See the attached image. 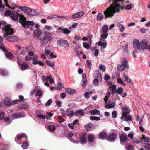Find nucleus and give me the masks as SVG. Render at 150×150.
I'll list each match as a JSON object with an SVG mask.
<instances>
[{"mask_svg": "<svg viewBox=\"0 0 150 150\" xmlns=\"http://www.w3.org/2000/svg\"><path fill=\"white\" fill-rule=\"evenodd\" d=\"M19 22L21 24L22 26L24 28H28L30 25H34V23L32 21L27 22L26 21V18L24 16H21L19 18Z\"/></svg>", "mask_w": 150, "mask_h": 150, "instance_id": "obj_1", "label": "nucleus"}, {"mask_svg": "<svg viewBox=\"0 0 150 150\" xmlns=\"http://www.w3.org/2000/svg\"><path fill=\"white\" fill-rule=\"evenodd\" d=\"M4 32H5L3 35V37L6 38L10 35H13L14 34L13 29L11 28L10 25H4L3 28Z\"/></svg>", "mask_w": 150, "mask_h": 150, "instance_id": "obj_2", "label": "nucleus"}, {"mask_svg": "<svg viewBox=\"0 0 150 150\" xmlns=\"http://www.w3.org/2000/svg\"><path fill=\"white\" fill-rule=\"evenodd\" d=\"M122 64H120L118 66L117 69L120 72L123 71L125 68L128 67V62L125 59H123L122 62Z\"/></svg>", "mask_w": 150, "mask_h": 150, "instance_id": "obj_3", "label": "nucleus"}, {"mask_svg": "<svg viewBox=\"0 0 150 150\" xmlns=\"http://www.w3.org/2000/svg\"><path fill=\"white\" fill-rule=\"evenodd\" d=\"M79 141L81 144H85L87 142L88 136L85 132H82L79 135Z\"/></svg>", "mask_w": 150, "mask_h": 150, "instance_id": "obj_4", "label": "nucleus"}, {"mask_svg": "<svg viewBox=\"0 0 150 150\" xmlns=\"http://www.w3.org/2000/svg\"><path fill=\"white\" fill-rule=\"evenodd\" d=\"M57 44L60 47H69V45L67 41L65 39H59L57 41Z\"/></svg>", "mask_w": 150, "mask_h": 150, "instance_id": "obj_5", "label": "nucleus"}, {"mask_svg": "<svg viewBox=\"0 0 150 150\" xmlns=\"http://www.w3.org/2000/svg\"><path fill=\"white\" fill-rule=\"evenodd\" d=\"M19 11H20L19 10H18L17 11L14 10L12 11L11 14H12L13 15L10 16L11 18L13 20L16 21L18 20V18L19 16L20 18L21 16H23L20 14L18 13V12Z\"/></svg>", "mask_w": 150, "mask_h": 150, "instance_id": "obj_6", "label": "nucleus"}, {"mask_svg": "<svg viewBox=\"0 0 150 150\" xmlns=\"http://www.w3.org/2000/svg\"><path fill=\"white\" fill-rule=\"evenodd\" d=\"M11 100L9 98L6 97L5 98L4 102L3 101L0 104V106L3 107L5 105L6 107L7 108L11 106V105H11Z\"/></svg>", "mask_w": 150, "mask_h": 150, "instance_id": "obj_7", "label": "nucleus"}, {"mask_svg": "<svg viewBox=\"0 0 150 150\" xmlns=\"http://www.w3.org/2000/svg\"><path fill=\"white\" fill-rule=\"evenodd\" d=\"M117 138V135L115 134L112 133L110 134L107 138V140L111 142H114Z\"/></svg>", "mask_w": 150, "mask_h": 150, "instance_id": "obj_8", "label": "nucleus"}, {"mask_svg": "<svg viewBox=\"0 0 150 150\" xmlns=\"http://www.w3.org/2000/svg\"><path fill=\"white\" fill-rule=\"evenodd\" d=\"M119 138L121 144L122 145H124L123 143L124 142L128 141L127 135L125 133L121 134L119 136Z\"/></svg>", "mask_w": 150, "mask_h": 150, "instance_id": "obj_9", "label": "nucleus"}, {"mask_svg": "<svg viewBox=\"0 0 150 150\" xmlns=\"http://www.w3.org/2000/svg\"><path fill=\"white\" fill-rule=\"evenodd\" d=\"M139 49L142 50L144 49H148V45L146 41H142L140 42Z\"/></svg>", "mask_w": 150, "mask_h": 150, "instance_id": "obj_10", "label": "nucleus"}, {"mask_svg": "<svg viewBox=\"0 0 150 150\" xmlns=\"http://www.w3.org/2000/svg\"><path fill=\"white\" fill-rule=\"evenodd\" d=\"M25 115V114L24 112H21L14 113L12 115V116L15 119H16L23 117Z\"/></svg>", "mask_w": 150, "mask_h": 150, "instance_id": "obj_11", "label": "nucleus"}, {"mask_svg": "<svg viewBox=\"0 0 150 150\" xmlns=\"http://www.w3.org/2000/svg\"><path fill=\"white\" fill-rule=\"evenodd\" d=\"M66 112L67 113V115L70 117H73L74 114L73 109L70 108H67L66 110Z\"/></svg>", "mask_w": 150, "mask_h": 150, "instance_id": "obj_12", "label": "nucleus"}, {"mask_svg": "<svg viewBox=\"0 0 150 150\" xmlns=\"http://www.w3.org/2000/svg\"><path fill=\"white\" fill-rule=\"evenodd\" d=\"M57 29L59 30H61V32L64 34H69L71 32V31L69 29L66 28H63L61 27H58Z\"/></svg>", "mask_w": 150, "mask_h": 150, "instance_id": "obj_13", "label": "nucleus"}, {"mask_svg": "<svg viewBox=\"0 0 150 150\" xmlns=\"http://www.w3.org/2000/svg\"><path fill=\"white\" fill-rule=\"evenodd\" d=\"M123 112L122 115V117H125L127 116L130 112V110L129 109V108L126 107L122 109Z\"/></svg>", "mask_w": 150, "mask_h": 150, "instance_id": "obj_14", "label": "nucleus"}, {"mask_svg": "<svg viewBox=\"0 0 150 150\" xmlns=\"http://www.w3.org/2000/svg\"><path fill=\"white\" fill-rule=\"evenodd\" d=\"M93 76L95 78L100 80V81L102 80L101 74L98 70L95 71V73L93 74Z\"/></svg>", "mask_w": 150, "mask_h": 150, "instance_id": "obj_15", "label": "nucleus"}, {"mask_svg": "<svg viewBox=\"0 0 150 150\" xmlns=\"http://www.w3.org/2000/svg\"><path fill=\"white\" fill-rule=\"evenodd\" d=\"M95 126L93 124L89 123L86 125L85 126V129L86 131L91 130L94 128Z\"/></svg>", "mask_w": 150, "mask_h": 150, "instance_id": "obj_16", "label": "nucleus"}, {"mask_svg": "<svg viewBox=\"0 0 150 150\" xmlns=\"http://www.w3.org/2000/svg\"><path fill=\"white\" fill-rule=\"evenodd\" d=\"M45 42H48L52 39V35L50 33H47L45 35Z\"/></svg>", "mask_w": 150, "mask_h": 150, "instance_id": "obj_17", "label": "nucleus"}, {"mask_svg": "<svg viewBox=\"0 0 150 150\" xmlns=\"http://www.w3.org/2000/svg\"><path fill=\"white\" fill-rule=\"evenodd\" d=\"M75 115L76 116L80 115L81 116H83L84 115V111L82 109H79L78 110H76L75 111L74 113Z\"/></svg>", "mask_w": 150, "mask_h": 150, "instance_id": "obj_18", "label": "nucleus"}, {"mask_svg": "<svg viewBox=\"0 0 150 150\" xmlns=\"http://www.w3.org/2000/svg\"><path fill=\"white\" fill-rule=\"evenodd\" d=\"M140 42L137 39H135L133 42V46L134 49L137 50L139 49Z\"/></svg>", "mask_w": 150, "mask_h": 150, "instance_id": "obj_19", "label": "nucleus"}, {"mask_svg": "<svg viewBox=\"0 0 150 150\" xmlns=\"http://www.w3.org/2000/svg\"><path fill=\"white\" fill-rule=\"evenodd\" d=\"M120 119L121 120H124V121L126 122L132 121V117L130 114L127 115L126 116L123 117H122V115L120 117Z\"/></svg>", "mask_w": 150, "mask_h": 150, "instance_id": "obj_20", "label": "nucleus"}, {"mask_svg": "<svg viewBox=\"0 0 150 150\" xmlns=\"http://www.w3.org/2000/svg\"><path fill=\"white\" fill-rule=\"evenodd\" d=\"M84 14V13L83 11L79 12L77 13L72 16L73 18H76L80 16H83Z\"/></svg>", "mask_w": 150, "mask_h": 150, "instance_id": "obj_21", "label": "nucleus"}, {"mask_svg": "<svg viewBox=\"0 0 150 150\" xmlns=\"http://www.w3.org/2000/svg\"><path fill=\"white\" fill-rule=\"evenodd\" d=\"M3 37L0 36V49L3 51H5L6 49L4 47V46L3 43Z\"/></svg>", "mask_w": 150, "mask_h": 150, "instance_id": "obj_22", "label": "nucleus"}, {"mask_svg": "<svg viewBox=\"0 0 150 150\" xmlns=\"http://www.w3.org/2000/svg\"><path fill=\"white\" fill-rule=\"evenodd\" d=\"M89 113L92 115H99L100 114V111L99 110L95 109L89 111Z\"/></svg>", "mask_w": 150, "mask_h": 150, "instance_id": "obj_23", "label": "nucleus"}, {"mask_svg": "<svg viewBox=\"0 0 150 150\" xmlns=\"http://www.w3.org/2000/svg\"><path fill=\"white\" fill-rule=\"evenodd\" d=\"M98 44L99 46L101 47L103 49H105L107 47V42L105 40L103 42L101 41H99L98 42Z\"/></svg>", "mask_w": 150, "mask_h": 150, "instance_id": "obj_24", "label": "nucleus"}, {"mask_svg": "<svg viewBox=\"0 0 150 150\" xmlns=\"http://www.w3.org/2000/svg\"><path fill=\"white\" fill-rule=\"evenodd\" d=\"M87 81L86 78V75L84 73H83L82 75V80L81 81V84L82 86H84L86 84Z\"/></svg>", "mask_w": 150, "mask_h": 150, "instance_id": "obj_25", "label": "nucleus"}, {"mask_svg": "<svg viewBox=\"0 0 150 150\" xmlns=\"http://www.w3.org/2000/svg\"><path fill=\"white\" fill-rule=\"evenodd\" d=\"M66 92L68 94L72 95L76 92V90L75 89L68 88L66 90Z\"/></svg>", "mask_w": 150, "mask_h": 150, "instance_id": "obj_26", "label": "nucleus"}, {"mask_svg": "<svg viewBox=\"0 0 150 150\" xmlns=\"http://www.w3.org/2000/svg\"><path fill=\"white\" fill-rule=\"evenodd\" d=\"M110 88H111V93L114 94L117 92V89H116V86L115 85H112L110 86Z\"/></svg>", "mask_w": 150, "mask_h": 150, "instance_id": "obj_27", "label": "nucleus"}, {"mask_svg": "<svg viewBox=\"0 0 150 150\" xmlns=\"http://www.w3.org/2000/svg\"><path fill=\"white\" fill-rule=\"evenodd\" d=\"M16 39V37L14 36H8L6 38L7 40L10 42H14Z\"/></svg>", "mask_w": 150, "mask_h": 150, "instance_id": "obj_28", "label": "nucleus"}, {"mask_svg": "<svg viewBox=\"0 0 150 150\" xmlns=\"http://www.w3.org/2000/svg\"><path fill=\"white\" fill-rule=\"evenodd\" d=\"M8 75L6 71L3 69H0V75L4 76H6Z\"/></svg>", "mask_w": 150, "mask_h": 150, "instance_id": "obj_29", "label": "nucleus"}, {"mask_svg": "<svg viewBox=\"0 0 150 150\" xmlns=\"http://www.w3.org/2000/svg\"><path fill=\"white\" fill-rule=\"evenodd\" d=\"M51 48L49 46H47L45 47V52L46 54L48 56L50 53Z\"/></svg>", "mask_w": 150, "mask_h": 150, "instance_id": "obj_30", "label": "nucleus"}, {"mask_svg": "<svg viewBox=\"0 0 150 150\" xmlns=\"http://www.w3.org/2000/svg\"><path fill=\"white\" fill-rule=\"evenodd\" d=\"M107 134L105 132H101L99 134V137L100 139H103L107 137Z\"/></svg>", "mask_w": 150, "mask_h": 150, "instance_id": "obj_31", "label": "nucleus"}, {"mask_svg": "<svg viewBox=\"0 0 150 150\" xmlns=\"http://www.w3.org/2000/svg\"><path fill=\"white\" fill-rule=\"evenodd\" d=\"M4 51L5 52V56L8 58L12 59L13 58V55H12L11 53L8 52L7 50L6 51Z\"/></svg>", "mask_w": 150, "mask_h": 150, "instance_id": "obj_32", "label": "nucleus"}, {"mask_svg": "<svg viewBox=\"0 0 150 150\" xmlns=\"http://www.w3.org/2000/svg\"><path fill=\"white\" fill-rule=\"evenodd\" d=\"M28 64L25 63H23L21 66V69L22 70H25L28 68Z\"/></svg>", "mask_w": 150, "mask_h": 150, "instance_id": "obj_33", "label": "nucleus"}, {"mask_svg": "<svg viewBox=\"0 0 150 150\" xmlns=\"http://www.w3.org/2000/svg\"><path fill=\"white\" fill-rule=\"evenodd\" d=\"M103 18V16L101 13H99L96 17V19L98 21H101Z\"/></svg>", "mask_w": 150, "mask_h": 150, "instance_id": "obj_34", "label": "nucleus"}, {"mask_svg": "<svg viewBox=\"0 0 150 150\" xmlns=\"http://www.w3.org/2000/svg\"><path fill=\"white\" fill-rule=\"evenodd\" d=\"M88 141L89 142H93L95 139L94 136L92 134H90L88 136Z\"/></svg>", "mask_w": 150, "mask_h": 150, "instance_id": "obj_35", "label": "nucleus"}, {"mask_svg": "<svg viewBox=\"0 0 150 150\" xmlns=\"http://www.w3.org/2000/svg\"><path fill=\"white\" fill-rule=\"evenodd\" d=\"M92 93V92L91 91H87L84 94V96L85 98L87 99H88L90 97L89 95H91Z\"/></svg>", "mask_w": 150, "mask_h": 150, "instance_id": "obj_36", "label": "nucleus"}, {"mask_svg": "<svg viewBox=\"0 0 150 150\" xmlns=\"http://www.w3.org/2000/svg\"><path fill=\"white\" fill-rule=\"evenodd\" d=\"M34 35H38V38H39L40 35L41 34L42 32L41 30L38 29L35 30L34 32Z\"/></svg>", "mask_w": 150, "mask_h": 150, "instance_id": "obj_37", "label": "nucleus"}, {"mask_svg": "<svg viewBox=\"0 0 150 150\" xmlns=\"http://www.w3.org/2000/svg\"><path fill=\"white\" fill-rule=\"evenodd\" d=\"M100 81V80L97 79H94L93 81V83L95 86H98L99 85L98 82Z\"/></svg>", "mask_w": 150, "mask_h": 150, "instance_id": "obj_38", "label": "nucleus"}, {"mask_svg": "<svg viewBox=\"0 0 150 150\" xmlns=\"http://www.w3.org/2000/svg\"><path fill=\"white\" fill-rule=\"evenodd\" d=\"M51 77V76H47L46 78V80L47 81H49L51 84H53L54 83V81Z\"/></svg>", "mask_w": 150, "mask_h": 150, "instance_id": "obj_39", "label": "nucleus"}, {"mask_svg": "<svg viewBox=\"0 0 150 150\" xmlns=\"http://www.w3.org/2000/svg\"><path fill=\"white\" fill-rule=\"evenodd\" d=\"M90 119L91 120H95L97 121H99L100 120V118L98 117H96L94 116H91L90 117Z\"/></svg>", "mask_w": 150, "mask_h": 150, "instance_id": "obj_40", "label": "nucleus"}, {"mask_svg": "<svg viewBox=\"0 0 150 150\" xmlns=\"http://www.w3.org/2000/svg\"><path fill=\"white\" fill-rule=\"evenodd\" d=\"M108 27L106 25H104L102 28V31L103 33H108Z\"/></svg>", "mask_w": 150, "mask_h": 150, "instance_id": "obj_41", "label": "nucleus"}, {"mask_svg": "<svg viewBox=\"0 0 150 150\" xmlns=\"http://www.w3.org/2000/svg\"><path fill=\"white\" fill-rule=\"evenodd\" d=\"M117 27H118L120 31L123 32L125 30V27L123 25L119 24L117 25Z\"/></svg>", "mask_w": 150, "mask_h": 150, "instance_id": "obj_42", "label": "nucleus"}, {"mask_svg": "<svg viewBox=\"0 0 150 150\" xmlns=\"http://www.w3.org/2000/svg\"><path fill=\"white\" fill-rule=\"evenodd\" d=\"M83 46L84 48L86 49L90 48V45L86 42H83Z\"/></svg>", "mask_w": 150, "mask_h": 150, "instance_id": "obj_43", "label": "nucleus"}, {"mask_svg": "<svg viewBox=\"0 0 150 150\" xmlns=\"http://www.w3.org/2000/svg\"><path fill=\"white\" fill-rule=\"evenodd\" d=\"M123 76L125 80H126L127 82L131 84L133 83V82L131 79L129 78L127 76L125 75H124Z\"/></svg>", "mask_w": 150, "mask_h": 150, "instance_id": "obj_44", "label": "nucleus"}, {"mask_svg": "<svg viewBox=\"0 0 150 150\" xmlns=\"http://www.w3.org/2000/svg\"><path fill=\"white\" fill-rule=\"evenodd\" d=\"M99 69L101 71H102L103 72H105V71L106 68L105 66L100 64L99 65Z\"/></svg>", "mask_w": 150, "mask_h": 150, "instance_id": "obj_45", "label": "nucleus"}, {"mask_svg": "<svg viewBox=\"0 0 150 150\" xmlns=\"http://www.w3.org/2000/svg\"><path fill=\"white\" fill-rule=\"evenodd\" d=\"M22 147L24 149L27 148L28 147V142H24L21 145Z\"/></svg>", "mask_w": 150, "mask_h": 150, "instance_id": "obj_46", "label": "nucleus"}, {"mask_svg": "<svg viewBox=\"0 0 150 150\" xmlns=\"http://www.w3.org/2000/svg\"><path fill=\"white\" fill-rule=\"evenodd\" d=\"M123 91V88L122 87H118L117 90V94H119L121 95Z\"/></svg>", "mask_w": 150, "mask_h": 150, "instance_id": "obj_47", "label": "nucleus"}, {"mask_svg": "<svg viewBox=\"0 0 150 150\" xmlns=\"http://www.w3.org/2000/svg\"><path fill=\"white\" fill-rule=\"evenodd\" d=\"M103 33L101 35V36L100 37V39L101 40V39H106L108 35V33Z\"/></svg>", "mask_w": 150, "mask_h": 150, "instance_id": "obj_48", "label": "nucleus"}, {"mask_svg": "<svg viewBox=\"0 0 150 150\" xmlns=\"http://www.w3.org/2000/svg\"><path fill=\"white\" fill-rule=\"evenodd\" d=\"M43 94L42 91L41 90H38L36 92L35 95L36 96H40Z\"/></svg>", "mask_w": 150, "mask_h": 150, "instance_id": "obj_49", "label": "nucleus"}, {"mask_svg": "<svg viewBox=\"0 0 150 150\" xmlns=\"http://www.w3.org/2000/svg\"><path fill=\"white\" fill-rule=\"evenodd\" d=\"M27 136V135L25 133H22L21 134L18 135L17 137V139L18 140L19 139L23 137H25Z\"/></svg>", "mask_w": 150, "mask_h": 150, "instance_id": "obj_50", "label": "nucleus"}, {"mask_svg": "<svg viewBox=\"0 0 150 150\" xmlns=\"http://www.w3.org/2000/svg\"><path fill=\"white\" fill-rule=\"evenodd\" d=\"M55 127L53 125H50L48 126L49 129L51 131H54L55 129Z\"/></svg>", "mask_w": 150, "mask_h": 150, "instance_id": "obj_51", "label": "nucleus"}, {"mask_svg": "<svg viewBox=\"0 0 150 150\" xmlns=\"http://www.w3.org/2000/svg\"><path fill=\"white\" fill-rule=\"evenodd\" d=\"M5 116V113L3 111L0 112V120H2Z\"/></svg>", "mask_w": 150, "mask_h": 150, "instance_id": "obj_52", "label": "nucleus"}, {"mask_svg": "<svg viewBox=\"0 0 150 150\" xmlns=\"http://www.w3.org/2000/svg\"><path fill=\"white\" fill-rule=\"evenodd\" d=\"M12 11L10 10H8L5 11L4 13V15L6 16H9L10 14H11Z\"/></svg>", "mask_w": 150, "mask_h": 150, "instance_id": "obj_53", "label": "nucleus"}, {"mask_svg": "<svg viewBox=\"0 0 150 150\" xmlns=\"http://www.w3.org/2000/svg\"><path fill=\"white\" fill-rule=\"evenodd\" d=\"M37 116L39 118H40L42 119H45V118H46L47 119H50L49 118H48V117H45L44 115H41H41H37Z\"/></svg>", "mask_w": 150, "mask_h": 150, "instance_id": "obj_54", "label": "nucleus"}, {"mask_svg": "<svg viewBox=\"0 0 150 150\" xmlns=\"http://www.w3.org/2000/svg\"><path fill=\"white\" fill-rule=\"evenodd\" d=\"M57 87H58L59 89H60L64 87V85L61 83L59 82L57 84Z\"/></svg>", "mask_w": 150, "mask_h": 150, "instance_id": "obj_55", "label": "nucleus"}, {"mask_svg": "<svg viewBox=\"0 0 150 150\" xmlns=\"http://www.w3.org/2000/svg\"><path fill=\"white\" fill-rule=\"evenodd\" d=\"M52 100L51 99H49L48 101L45 103V105L46 106H49L51 104Z\"/></svg>", "mask_w": 150, "mask_h": 150, "instance_id": "obj_56", "label": "nucleus"}, {"mask_svg": "<svg viewBox=\"0 0 150 150\" xmlns=\"http://www.w3.org/2000/svg\"><path fill=\"white\" fill-rule=\"evenodd\" d=\"M92 35L91 34H89L88 35L87 39L88 40L90 44H91L92 42Z\"/></svg>", "mask_w": 150, "mask_h": 150, "instance_id": "obj_57", "label": "nucleus"}, {"mask_svg": "<svg viewBox=\"0 0 150 150\" xmlns=\"http://www.w3.org/2000/svg\"><path fill=\"white\" fill-rule=\"evenodd\" d=\"M19 99L18 100H19L18 102H22L24 101H25V100L24 99V97L22 95L19 96Z\"/></svg>", "mask_w": 150, "mask_h": 150, "instance_id": "obj_58", "label": "nucleus"}, {"mask_svg": "<svg viewBox=\"0 0 150 150\" xmlns=\"http://www.w3.org/2000/svg\"><path fill=\"white\" fill-rule=\"evenodd\" d=\"M117 82L118 83H120L121 84H125V83L123 82L122 80L120 78L117 79Z\"/></svg>", "mask_w": 150, "mask_h": 150, "instance_id": "obj_59", "label": "nucleus"}, {"mask_svg": "<svg viewBox=\"0 0 150 150\" xmlns=\"http://www.w3.org/2000/svg\"><path fill=\"white\" fill-rule=\"evenodd\" d=\"M112 116L114 118H115L117 117V112L116 111H113L112 112Z\"/></svg>", "mask_w": 150, "mask_h": 150, "instance_id": "obj_60", "label": "nucleus"}, {"mask_svg": "<svg viewBox=\"0 0 150 150\" xmlns=\"http://www.w3.org/2000/svg\"><path fill=\"white\" fill-rule=\"evenodd\" d=\"M46 62L47 64L49 66H50L51 67H54V65L53 64L50 63L48 60H46Z\"/></svg>", "mask_w": 150, "mask_h": 150, "instance_id": "obj_61", "label": "nucleus"}, {"mask_svg": "<svg viewBox=\"0 0 150 150\" xmlns=\"http://www.w3.org/2000/svg\"><path fill=\"white\" fill-rule=\"evenodd\" d=\"M132 8V5L130 4L127 5L125 8V9L127 10H130Z\"/></svg>", "mask_w": 150, "mask_h": 150, "instance_id": "obj_62", "label": "nucleus"}, {"mask_svg": "<svg viewBox=\"0 0 150 150\" xmlns=\"http://www.w3.org/2000/svg\"><path fill=\"white\" fill-rule=\"evenodd\" d=\"M142 139L144 140V142H148L150 140V139L148 137H145L144 136Z\"/></svg>", "mask_w": 150, "mask_h": 150, "instance_id": "obj_63", "label": "nucleus"}, {"mask_svg": "<svg viewBox=\"0 0 150 150\" xmlns=\"http://www.w3.org/2000/svg\"><path fill=\"white\" fill-rule=\"evenodd\" d=\"M123 48L124 51L127 53L128 52V46L127 45H126L125 46H123Z\"/></svg>", "mask_w": 150, "mask_h": 150, "instance_id": "obj_64", "label": "nucleus"}]
</instances>
